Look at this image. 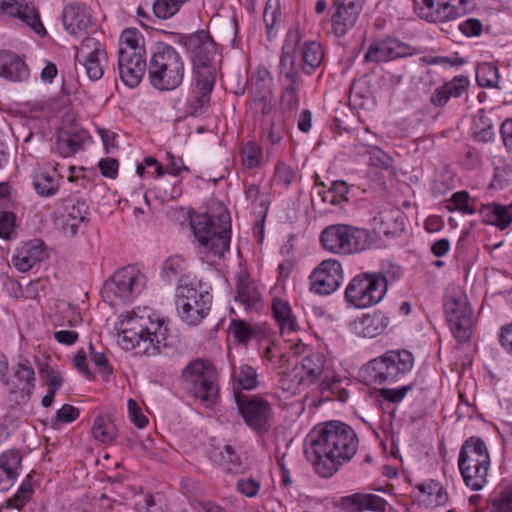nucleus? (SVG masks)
Returning a JSON list of instances; mask_svg holds the SVG:
<instances>
[{"label":"nucleus","instance_id":"nucleus-6","mask_svg":"<svg viewBox=\"0 0 512 512\" xmlns=\"http://www.w3.org/2000/svg\"><path fill=\"white\" fill-rule=\"evenodd\" d=\"M414 355L406 349L389 350L369 361L362 372L372 384H394L414 367Z\"/></svg>","mask_w":512,"mask_h":512},{"label":"nucleus","instance_id":"nucleus-23","mask_svg":"<svg viewBox=\"0 0 512 512\" xmlns=\"http://www.w3.org/2000/svg\"><path fill=\"white\" fill-rule=\"evenodd\" d=\"M44 242L40 239H33L22 244L12 257L13 266L20 272H28L36 264L47 258Z\"/></svg>","mask_w":512,"mask_h":512},{"label":"nucleus","instance_id":"nucleus-31","mask_svg":"<svg viewBox=\"0 0 512 512\" xmlns=\"http://www.w3.org/2000/svg\"><path fill=\"white\" fill-rule=\"evenodd\" d=\"M389 325V318L381 311L364 314L355 322L357 333L366 338H373L385 331Z\"/></svg>","mask_w":512,"mask_h":512},{"label":"nucleus","instance_id":"nucleus-46","mask_svg":"<svg viewBox=\"0 0 512 512\" xmlns=\"http://www.w3.org/2000/svg\"><path fill=\"white\" fill-rule=\"evenodd\" d=\"M440 0H419L415 1V11L421 19L431 23H443Z\"/></svg>","mask_w":512,"mask_h":512},{"label":"nucleus","instance_id":"nucleus-10","mask_svg":"<svg viewBox=\"0 0 512 512\" xmlns=\"http://www.w3.org/2000/svg\"><path fill=\"white\" fill-rule=\"evenodd\" d=\"M320 242L325 250L340 255L361 252L370 245L367 230L347 224L327 226L320 235Z\"/></svg>","mask_w":512,"mask_h":512},{"label":"nucleus","instance_id":"nucleus-62","mask_svg":"<svg viewBox=\"0 0 512 512\" xmlns=\"http://www.w3.org/2000/svg\"><path fill=\"white\" fill-rule=\"evenodd\" d=\"M387 61L388 59L386 55V45L384 39L378 40L371 44L364 55L365 63H381Z\"/></svg>","mask_w":512,"mask_h":512},{"label":"nucleus","instance_id":"nucleus-13","mask_svg":"<svg viewBox=\"0 0 512 512\" xmlns=\"http://www.w3.org/2000/svg\"><path fill=\"white\" fill-rule=\"evenodd\" d=\"M444 312L454 337L460 342H468L472 335V309L467 296L461 291H452L445 296Z\"/></svg>","mask_w":512,"mask_h":512},{"label":"nucleus","instance_id":"nucleus-48","mask_svg":"<svg viewBox=\"0 0 512 512\" xmlns=\"http://www.w3.org/2000/svg\"><path fill=\"white\" fill-rule=\"evenodd\" d=\"M281 16L280 0H267L263 12V18L269 38L278 30Z\"/></svg>","mask_w":512,"mask_h":512},{"label":"nucleus","instance_id":"nucleus-5","mask_svg":"<svg viewBox=\"0 0 512 512\" xmlns=\"http://www.w3.org/2000/svg\"><path fill=\"white\" fill-rule=\"evenodd\" d=\"M300 40L298 31L287 34L280 57L279 84L282 88L280 106L287 110H296L299 106V91L302 78L296 64V46Z\"/></svg>","mask_w":512,"mask_h":512},{"label":"nucleus","instance_id":"nucleus-9","mask_svg":"<svg viewBox=\"0 0 512 512\" xmlns=\"http://www.w3.org/2000/svg\"><path fill=\"white\" fill-rule=\"evenodd\" d=\"M181 377L195 398L207 407L216 402L219 389L217 373L211 361L200 358L190 361L182 370Z\"/></svg>","mask_w":512,"mask_h":512},{"label":"nucleus","instance_id":"nucleus-44","mask_svg":"<svg viewBox=\"0 0 512 512\" xmlns=\"http://www.w3.org/2000/svg\"><path fill=\"white\" fill-rule=\"evenodd\" d=\"M262 130L266 133L267 139L272 144H278L285 134V122L282 115L273 114L272 117L259 122Z\"/></svg>","mask_w":512,"mask_h":512},{"label":"nucleus","instance_id":"nucleus-30","mask_svg":"<svg viewBox=\"0 0 512 512\" xmlns=\"http://www.w3.org/2000/svg\"><path fill=\"white\" fill-rule=\"evenodd\" d=\"M64 208V227L69 230L71 235H75L79 225L86 220L88 213L86 201L80 198H69L65 200Z\"/></svg>","mask_w":512,"mask_h":512},{"label":"nucleus","instance_id":"nucleus-49","mask_svg":"<svg viewBox=\"0 0 512 512\" xmlns=\"http://www.w3.org/2000/svg\"><path fill=\"white\" fill-rule=\"evenodd\" d=\"M476 81L482 87H499L498 68L491 63H482L476 70Z\"/></svg>","mask_w":512,"mask_h":512},{"label":"nucleus","instance_id":"nucleus-64","mask_svg":"<svg viewBox=\"0 0 512 512\" xmlns=\"http://www.w3.org/2000/svg\"><path fill=\"white\" fill-rule=\"evenodd\" d=\"M369 161L372 166L388 170L392 168V157L378 147H371L368 150Z\"/></svg>","mask_w":512,"mask_h":512},{"label":"nucleus","instance_id":"nucleus-58","mask_svg":"<svg viewBox=\"0 0 512 512\" xmlns=\"http://www.w3.org/2000/svg\"><path fill=\"white\" fill-rule=\"evenodd\" d=\"M187 268V262L186 260L179 256H171L167 258L163 265L162 274L168 278H175L178 276H181Z\"/></svg>","mask_w":512,"mask_h":512},{"label":"nucleus","instance_id":"nucleus-34","mask_svg":"<svg viewBox=\"0 0 512 512\" xmlns=\"http://www.w3.org/2000/svg\"><path fill=\"white\" fill-rule=\"evenodd\" d=\"M275 107L274 94L250 96L247 102V112L259 122L272 117L273 114H279Z\"/></svg>","mask_w":512,"mask_h":512},{"label":"nucleus","instance_id":"nucleus-43","mask_svg":"<svg viewBox=\"0 0 512 512\" xmlns=\"http://www.w3.org/2000/svg\"><path fill=\"white\" fill-rule=\"evenodd\" d=\"M323 49L320 43L316 41L306 42L302 49V58L305 64L302 69L305 73L310 74L318 68L323 61Z\"/></svg>","mask_w":512,"mask_h":512},{"label":"nucleus","instance_id":"nucleus-50","mask_svg":"<svg viewBox=\"0 0 512 512\" xmlns=\"http://www.w3.org/2000/svg\"><path fill=\"white\" fill-rule=\"evenodd\" d=\"M34 189L41 196H52L58 191V180L47 172H41L34 177Z\"/></svg>","mask_w":512,"mask_h":512},{"label":"nucleus","instance_id":"nucleus-53","mask_svg":"<svg viewBox=\"0 0 512 512\" xmlns=\"http://www.w3.org/2000/svg\"><path fill=\"white\" fill-rule=\"evenodd\" d=\"M218 465L227 472H237L241 466V459L230 445H225L219 452Z\"/></svg>","mask_w":512,"mask_h":512},{"label":"nucleus","instance_id":"nucleus-47","mask_svg":"<svg viewBox=\"0 0 512 512\" xmlns=\"http://www.w3.org/2000/svg\"><path fill=\"white\" fill-rule=\"evenodd\" d=\"M21 467V455L14 450H8L0 455V473L4 474L8 481L16 478Z\"/></svg>","mask_w":512,"mask_h":512},{"label":"nucleus","instance_id":"nucleus-60","mask_svg":"<svg viewBox=\"0 0 512 512\" xmlns=\"http://www.w3.org/2000/svg\"><path fill=\"white\" fill-rule=\"evenodd\" d=\"M39 373L42 381L51 389L59 390L63 384V378L60 372L56 371L48 363L39 365Z\"/></svg>","mask_w":512,"mask_h":512},{"label":"nucleus","instance_id":"nucleus-22","mask_svg":"<svg viewBox=\"0 0 512 512\" xmlns=\"http://www.w3.org/2000/svg\"><path fill=\"white\" fill-rule=\"evenodd\" d=\"M146 70L148 71V62L146 53L121 54L118 55V71L122 82L130 88L137 87Z\"/></svg>","mask_w":512,"mask_h":512},{"label":"nucleus","instance_id":"nucleus-56","mask_svg":"<svg viewBox=\"0 0 512 512\" xmlns=\"http://www.w3.org/2000/svg\"><path fill=\"white\" fill-rule=\"evenodd\" d=\"M349 192V185L345 181H334L331 188L323 196V201L333 205H339L348 201L346 195Z\"/></svg>","mask_w":512,"mask_h":512},{"label":"nucleus","instance_id":"nucleus-32","mask_svg":"<svg viewBox=\"0 0 512 512\" xmlns=\"http://www.w3.org/2000/svg\"><path fill=\"white\" fill-rule=\"evenodd\" d=\"M272 312L282 335L296 332L299 328L297 317L294 315L288 301L275 297L271 304Z\"/></svg>","mask_w":512,"mask_h":512},{"label":"nucleus","instance_id":"nucleus-21","mask_svg":"<svg viewBox=\"0 0 512 512\" xmlns=\"http://www.w3.org/2000/svg\"><path fill=\"white\" fill-rule=\"evenodd\" d=\"M88 131L77 124L62 123L56 136V150L63 158L75 155L84 150L90 142Z\"/></svg>","mask_w":512,"mask_h":512},{"label":"nucleus","instance_id":"nucleus-28","mask_svg":"<svg viewBox=\"0 0 512 512\" xmlns=\"http://www.w3.org/2000/svg\"><path fill=\"white\" fill-rule=\"evenodd\" d=\"M333 8L335 11L331 16V30L336 37L340 38L356 26L362 11L335 1Z\"/></svg>","mask_w":512,"mask_h":512},{"label":"nucleus","instance_id":"nucleus-35","mask_svg":"<svg viewBox=\"0 0 512 512\" xmlns=\"http://www.w3.org/2000/svg\"><path fill=\"white\" fill-rule=\"evenodd\" d=\"M374 222L379 232L385 235H395L404 230V217L399 209L391 208L379 212Z\"/></svg>","mask_w":512,"mask_h":512},{"label":"nucleus","instance_id":"nucleus-1","mask_svg":"<svg viewBox=\"0 0 512 512\" xmlns=\"http://www.w3.org/2000/svg\"><path fill=\"white\" fill-rule=\"evenodd\" d=\"M358 446L355 430L342 421L332 420L316 425L309 432L304 453L319 476L330 478L354 457Z\"/></svg>","mask_w":512,"mask_h":512},{"label":"nucleus","instance_id":"nucleus-40","mask_svg":"<svg viewBox=\"0 0 512 512\" xmlns=\"http://www.w3.org/2000/svg\"><path fill=\"white\" fill-rule=\"evenodd\" d=\"M146 53L144 37L137 29H125L119 38L118 55Z\"/></svg>","mask_w":512,"mask_h":512},{"label":"nucleus","instance_id":"nucleus-39","mask_svg":"<svg viewBox=\"0 0 512 512\" xmlns=\"http://www.w3.org/2000/svg\"><path fill=\"white\" fill-rule=\"evenodd\" d=\"M512 204L503 206L497 203L485 205L481 209V214L486 223L492 224L501 230L507 228L512 221V215L509 209Z\"/></svg>","mask_w":512,"mask_h":512},{"label":"nucleus","instance_id":"nucleus-42","mask_svg":"<svg viewBox=\"0 0 512 512\" xmlns=\"http://www.w3.org/2000/svg\"><path fill=\"white\" fill-rule=\"evenodd\" d=\"M232 378L234 383H237L239 388L244 390H253L259 384L256 369L248 364H241L238 367L234 366Z\"/></svg>","mask_w":512,"mask_h":512},{"label":"nucleus","instance_id":"nucleus-38","mask_svg":"<svg viewBox=\"0 0 512 512\" xmlns=\"http://www.w3.org/2000/svg\"><path fill=\"white\" fill-rule=\"evenodd\" d=\"M442 21L448 22L471 13L476 8L474 0H440Z\"/></svg>","mask_w":512,"mask_h":512},{"label":"nucleus","instance_id":"nucleus-26","mask_svg":"<svg viewBox=\"0 0 512 512\" xmlns=\"http://www.w3.org/2000/svg\"><path fill=\"white\" fill-rule=\"evenodd\" d=\"M338 506L344 512H385L387 501L375 494L355 493L342 497Z\"/></svg>","mask_w":512,"mask_h":512},{"label":"nucleus","instance_id":"nucleus-45","mask_svg":"<svg viewBox=\"0 0 512 512\" xmlns=\"http://www.w3.org/2000/svg\"><path fill=\"white\" fill-rule=\"evenodd\" d=\"M280 383L284 390L290 391L293 394L300 392L301 389L311 385L303 375L298 365H296L291 371L284 373Z\"/></svg>","mask_w":512,"mask_h":512},{"label":"nucleus","instance_id":"nucleus-15","mask_svg":"<svg viewBox=\"0 0 512 512\" xmlns=\"http://www.w3.org/2000/svg\"><path fill=\"white\" fill-rule=\"evenodd\" d=\"M235 401L241 416L251 429L260 433L270 429L272 408L268 401L256 395L247 396L240 392L235 393Z\"/></svg>","mask_w":512,"mask_h":512},{"label":"nucleus","instance_id":"nucleus-25","mask_svg":"<svg viewBox=\"0 0 512 512\" xmlns=\"http://www.w3.org/2000/svg\"><path fill=\"white\" fill-rule=\"evenodd\" d=\"M234 301L247 312L262 309V295L258 286L245 272H240L237 275Z\"/></svg>","mask_w":512,"mask_h":512},{"label":"nucleus","instance_id":"nucleus-11","mask_svg":"<svg viewBox=\"0 0 512 512\" xmlns=\"http://www.w3.org/2000/svg\"><path fill=\"white\" fill-rule=\"evenodd\" d=\"M387 291V280L382 274L362 273L347 285L345 299L355 308H367L379 303Z\"/></svg>","mask_w":512,"mask_h":512},{"label":"nucleus","instance_id":"nucleus-18","mask_svg":"<svg viewBox=\"0 0 512 512\" xmlns=\"http://www.w3.org/2000/svg\"><path fill=\"white\" fill-rule=\"evenodd\" d=\"M0 16L17 19L39 36L46 35L37 8L27 0H0Z\"/></svg>","mask_w":512,"mask_h":512},{"label":"nucleus","instance_id":"nucleus-20","mask_svg":"<svg viewBox=\"0 0 512 512\" xmlns=\"http://www.w3.org/2000/svg\"><path fill=\"white\" fill-rule=\"evenodd\" d=\"M297 365L311 385L320 381L323 390H332L333 386L340 382V377L329 368L326 358L321 353H311Z\"/></svg>","mask_w":512,"mask_h":512},{"label":"nucleus","instance_id":"nucleus-17","mask_svg":"<svg viewBox=\"0 0 512 512\" xmlns=\"http://www.w3.org/2000/svg\"><path fill=\"white\" fill-rule=\"evenodd\" d=\"M145 277L138 269L127 266L117 270L104 284V293H112L121 300H128L140 293L144 287Z\"/></svg>","mask_w":512,"mask_h":512},{"label":"nucleus","instance_id":"nucleus-24","mask_svg":"<svg viewBox=\"0 0 512 512\" xmlns=\"http://www.w3.org/2000/svg\"><path fill=\"white\" fill-rule=\"evenodd\" d=\"M62 23L73 36H82L92 27L91 14L84 4L72 2L62 12Z\"/></svg>","mask_w":512,"mask_h":512},{"label":"nucleus","instance_id":"nucleus-54","mask_svg":"<svg viewBox=\"0 0 512 512\" xmlns=\"http://www.w3.org/2000/svg\"><path fill=\"white\" fill-rule=\"evenodd\" d=\"M490 512H512L511 486H506L490 498Z\"/></svg>","mask_w":512,"mask_h":512},{"label":"nucleus","instance_id":"nucleus-55","mask_svg":"<svg viewBox=\"0 0 512 512\" xmlns=\"http://www.w3.org/2000/svg\"><path fill=\"white\" fill-rule=\"evenodd\" d=\"M33 493V487L30 480L26 479L20 486L17 493L6 500V508H15L20 510L30 500Z\"/></svg>","mask_w":512,"mask_h":512},{"label":"nucleus","instance_id":"nucleus-4","mask_svg":"<svg viewBox=\"0 0 512 512\" xmlns=\"http://www.w3.org/2000/svg\"><path fill=\"white\" fill-rule=\"evenodd\" d=\"M185 70L184 59L176 48L164 43L154 47L148 61V77L155 89H176L183 82Z\"/></svg>","mask_w":512,"mask_h":512},{"label":"nucleus","instance_id":"nucleus-57","mask_svg":"<svg viewBox=\"0 0 512 512\" xmlns=\"http://www.w3.org/2000/svg\"><path fill=\"white\" fill-rule=\"evenodd\" d=\"M242 164L247 169H253L259 166L261 162V150L254 142H247L241 151Z\"/></svg>","mask_w":512,"mask_h":512},{"label":"nucleus","instance_id":"nucleus-59","mask_svg":"<svg viewBox=\"0 0 512 512\" xmlns=\"http://www.w3.org/2000/svg\"><path fill=\"white\" fill-rule=\"evenodd\" d=\"M473 125L474 133L479 140L487 142L492 139L494 135L492 125L489 123V119L486 117L483 110L478 112L474 119Z\"/></svg>","mask_w":512,"mask_h":512},{"label":"nucleus","instance_id":"nucleus-2","mask_svg":"<svg viewBox=\"0 0 512 512\" xmlns=\"http://www.w3.org/2000/svg\"><path fill=\"white\" fill-rule=\"evenodd\" d=\"M117 342L124 350L148 356L166 347L167 322L155 313L126 312L116 325Z\"/></svg>","mask_w":512,"mask_h":512},{"label":"nucleus","instance_id":"nucleus-63","mask_svg":"<svg viewBox=\"0 0 512 512\" xmlns=\"http://www.w3.org/2000/svg\"><path fill=\"white\" fill-rule=\"evenodd\" d=\"M229 333L239 343H247L252 337V330L249 325L243 320L233 319L229 326Z\"/></svg>","mask_w":512,"mask_h":512},{"label":"nucleus","instance_id":"nucleus-7","mask_svg":"<svg viewBox=\"0 0 512 512\" xmlns=\"http://www.w3.org/2000/svg\"><path fill=\"white\" fill-rule=\"evenodd\" d=\"M458 467L468 487L475 491L484 487L490 467V455L481 438L472 436L464 441L459 453Z\"/></svg>","mask_w":512,"mask_h":512},{"label":"nucleus","instance_id":"nucleus-14","mask_svg":"<svg viewBox=\"0 0 512 512\" xmlns=\"http://www.w3.org/2000/svg\"><path fill=\"white\" fill-rule=\"evenodd\" d=\"M107 54L103 45L95 37H86L77 49L75 67L83 71L90 80H98L104 74Z\"/></svg>","mask_w":512,"mask_h":512},{"label":"nucleus","instance_id":"nucleus-33","mask_svg":"<svg viewBox=\"0 0 512 512\" xmlns=\"http://www.w3.org/2000/svg\"><path fill=\"white\" fill-rule=\"evenodd\" d=\"M469 86L467 77H454L451 81L435 89L430 102L434 106H444L451 97H459Z\"/></svg>","mask_w":512,"mask_h":512},{"label":"nucleus","instance_id":"nucleus-51","mask_svg":"<svg viewBox=\"0 0 512 512\" xmlns=\"http://www.w3.org/2000/svg\"><path fill=\"white\" fill-rule=\"evenodd\" d=\"M449 211L457 210L464 214H474L475 199L470 198L468 192L458 191L455 192L450 198V204L447 206Z\"/></svg>","mask_w":512,"mask_h":512},{"label":"nucleus","instance_id":"nucleus-52","mask_svg":"<svg viewBox=\"0 0 512 512\" xmlns=\"http://www.w3.org/2000/svg\"><path fill=\"white\" fill-rule=\"evenodd\" d=\"M384 40L386 45V55L388 61L406 56H411L415 52V49L411 47L409 44L401 42L396 38H386Z\"/></svg>","mask_w":512,"mask_h":512},{"label":"nucleus","instance_id":"nucleus-61","mask_svg":"<svg viewBox=\"0 0 512 512\" xmlns=\"http://www.w3.org/2000/svg\"><path fill=\"white\" fill-rule=\"evenodd\" d=\"M79 409L70 405L64 404L59 410H57L54 419H52L51 425L54 429H58L61 424H67L75 421L79 417Z\"/></svg>","mask_w":512,"mask_h":512},{"label":"nucleus","instance_id":"nucleus-29","mask_svg":"<svg viewBox=\"0 0 512 512\" xmlns=\"http://www.w3.org/2000/svg\"><path fill=\"white\" fill-rule=\"evenodd\" d=\"M29 68L18 55L7 50L0 51V77L22 82L29 78Z\"/></svg>","mask_w":512,"mask_h":512},{"label":"nucleus","instance_id":"nucleus-16","mask_svg":"<svg viewBox=\"0 0 512 512\" xmlns=\"http://www.w3.org/2000/svg\"><path fill=\"white\" fill-rule=\"evenodd\" d=\"M4 386L12 403L25 404L29 401L35 388V372L28 360L13 368L12 375L4 380Z\"/></svg>","mask_w":512,"mask_h":512},{"label":"nucleus","instance_id":"nucleus-36","mask_svg":"<svg viewBox=\"0 0 512 512\" xmlns=\"http://www.w3.org/2000/svg\"><path fill=\"white\" fill-rule=\"evenodd\" d=\"M248 94L250 96L273 94L272 76L264 66H258L252 71L248 80Z\"/></svg>","mask_w":512,"mask_h":512},{"label":"nucleus","instance_id":"nucleus-19","mask_svg":"<svg viewBox=\"0 0 512 512\" xmlns=\"http://www.w3.org/2000/svg\"><path fill=\"white\" fill-rule=\"evenodd\" d=\"M343 281V270L339 261H322L310 276V290L319 295L333 293Z\"/></svg>","mask_w":512,"mask_h":512},{"label":"nucleus","instance_id":"nucleus-27","mask_svg":"<svg viewBox=\"0 0 512 512\" xmlns=\"http://www.w3.org/2000/svg\"><path fill=\"white\" fill-rule=\"evenodd\" d=\"M216 79L193 78L192 96L186 104V112L191 116L202 115L209 106L211 92Z\"/></svg>","mask_w":512,"mask_h":512},{"label":"nucleus","instance_id":"nucleus-41","mask_svg":"<svg viewBox=\"0 0 512 512\" xmlns=\"http://www.w3.org/2000/svg\"><path fill=\"white\" fill-rule=\"evenodd\" d=\"M92 435L104 444L112 443L117 437V428L109 416L99 415L94 420Z\"/></svg>","mask_w":512,"mask_h":512},{"label":"nucleus","instance_id":"nucleus-3","mask_svg":"<svg viewBox=\"0 0 512 512\" xmlns=\"http://www.w3.org/2000/svg\"><path fill=\"white\" fill-rule=\"evenodd\" d=\"M191 228L199 247L221 258L230 245L231 221L226 208L220 206L217 214L202 213L191 218Z\"/></svg>","mask_w":512,"mask_h":512},{"label":"nucleus","instance_id":"nucleus-37","mask_svg":"<svg viewBox=\"0 0 512 512\" xmlns=\"http://www.w3.org/2000/svg\"><path fill=\"white\" fill-rule=\"evenodd\" d=\"M417 489L426 497L423 502L428 508L442 506L448 501V495L444 487L436 480H427L417 485Z\"/></svg>","mask_w":512,"mask_h":512},{"label":"nucleus","instance_id":"nucleus-12","mask_svg":"<svg viewBox=\"0 0 512 512\" xmlns=\"http://www.w3.org/2000/svg\"><path fill=\"white\" fill-rule=\"evenodd\" d=\"M212 295L192 285H180L176 291V309L180 318L190 326H197L208 315Z\"/></svg>","mask_w":512,"mask_h":512},{"label":"nucleus","instance_id":"nucleus-8","mask_svg":"<svg viewBox=\"0 0 512 512\" xmlns=\"http://www.w3.org/2000/svg\"><path fill=\"white\" fill-rule=\"evenodd\" d=\"M192 66V78L216 79L217 45L209 32L199 30L179 38Z\"/></svg>","mask_w":512,"mask_h":512}]
</instances>
